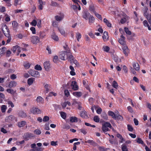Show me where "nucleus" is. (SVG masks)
<instances>
[{
  "label": "nucleus",
  "instance_id": "f257e3e1",
  "mask_svg": "<svg viewBox=\"0 0 151 151\" xmlns=\"http://www.w3.org/2000/svg\"><path fill=\"white\" fill-rule=\"evenodd\" d=\"M68 52L63 51L60 52L59 55V58L63 60H65L68 59Z\"/></svg>",
  "mask_w": 151,
  "mask_h": 151
},
{
  "label": "nucleus",
  "instance_id": "f03ea898",
  "mask_svg": "<svg viewBox=\"0 0 151 151\" xmlns=\"http://www.w3.org/2000/svg\"><path fill=\"white\" fill-rule=\"evenodd\" d=\"M31 42L34 44L36 45L37 43L40 42V38L37 36H32L30 39Z\"/></svg>",
  "mask_w": 151,
  "mask_h": 151
},
{
  "label": "nucleus",
  "instance_id": "7ed1b4c3",
  "mask_svg": "<svg viewBox=\"0 0 151 151\" xmlns=\"http://www.w3.org/2000/svg\"><path fill=\"white\" fill-rule=\"evenodd\" d=\"M30 112L34 115H36L41 113V111L38 108L33 107L30 109Z\"/></svg>",
  "mask_w": 151,
  "mask_h": 151
},
{
  "label": "nucleus",
  "instance_id": "20e7f679",
  "mask_svg": "<svg viewBox=\"0 0 151 151\" xmlns=\"http://www.w3.org/2000/svg\"><path fill=\"white\" fill-rule=\"evenodd\" d=\"M35 137V135L31 133H26L23 136V137L26 141L28 140L29 138Z\"/></svg>",
  "mask_w": 151,
  "mask_h": 151
},
{
  "label": "nucleus",
  "instance_id": "39448f33",
  "mask_svg": "<svg viewBox=\"0 0 151 151\" xmlns=\"http://www.w3.org/2000/svg\"><path fill=\"white\" fill-rule=\"evenodd\" d=\"M70 86L72 89L74 91H76L78 89V86L77 85V83L76 81H72Z\"/></svg>",
  "mask_w": 151,
  "mask_h": 151
},
{
  "label": "nucleus",
  "instance_id": "423d86ee",
  "mask_svg": "<svg viewBox=\"0 0 151 151\" xmlns=\"http://www.w3.org/2000/svg\"><path fill=\"white\" fill-rule=\"evenodd\" d=\"M14 120H17L16 118L13 115H11L6 117L5 119L6 122H10Z\"/></svg>",
  "mask_w": 151,
  "mask_h": 151
},
{
  "label": "nucleus",
  "instance_id": "0eeeda50",
  "mask_svg": "<svg viewBox=\"0 0 151 151\" xmlns=\"http://www.w3.org/2000/svg\"><path fill=\"white\" fill-rule=\"evenodd\" d=\"M125 37L123 35H121L120 38L119 39V42L122 45L124 46L126 44V42L125 41Z\"/></svg>",
  "mask_w": 151,
  "mask_h": 151
},
{
  "label": "nucleus",
  "instance_id": "6e6552de",
  "mask_svg": "<svg viewBox=\"0 0 151 151\" xmlns=\"http://www.w3.org/2000/svg\"><path fill=\"white\" fill-rule=\"evenodd\" d=\"M70 61H73L74 63H75L77 61L76 60H73L74 59V57L72 55L71 53L70 52H68V59Z\"/></svg>",
  "mask_w": 151,
  "mask_h": 151
},
{
  "label": "nucleus",
  "instance_id": "1a4fd4ad",
  "mask_svg": "<svg viewBox=\"0 0 151 151\" xmlns=\"http://www.w3.org/2000/svg\"><path fill=\"white\" fill-rule=\"evenodd\" d=\"M122 49L125 55L126 56H127L128 55V54L129 53V50L127 46L124 45L123 46L122 48Z\"/></svg>",
  "mask_w": 151,
  "mask_h": 151
},
{
  "label": "nucleus",
  "instance_id": "9d476101",
  "mask_svg": "<svg viewBox=\"0 0 151 151\" xmlns=\"http://www.w3.org/2000/svg\"><path fill=\"white\" fill-rule=\"evenodd\" d=\"M5 29L7 32V34L8 35V39L6 40V42L7 43H8L10 42L11 40V38L10 35V31L8 27L6 26H5Z\"/></svg>",
  "mask_w": 151,
  "mask_h": 151
},
{
  "label": "nucleus",
  "instance_id": "9b49d317",
  "mask_svg": "<svg viewBox=\"0 0 151 151\" xmlns=\"http://www.w3.org/2000/svg\"><path fill=\"white\" fill-rule=\"evenodd\" d=\"M31 75L35 77H38L40 76L39 73L36 70H32L31 72Z\"/></svg>",
  "mask_w": 151,
  "mask_h": 151
},
{
  "label": "nucleus",
  "instance_id": "f8f14e48",
  "mask_svg": "<svg viewBox=\"0 0 151 151\" xmlns=\"http://www.w3.org/2000/svg\"><path fill=\"white\" fill-rule=\"evenodd\" d=\"M43 65L46 70H48L50 68V64L49 62H45L43 64Z\"/></svg>",
  "mask_w": 151,
  "mask_h": 151
},
{
  "label": "nucleus",
  "instance_id": "ddd939ff",
  "mask_svg": "<svg viewBox=\"0 0 151 151\" xmlns=\"http://www.w3.org/2000/svg\"><path fill=\"white\" fill-rule=\"evenodd\" d=\"M38 35L39 36V38H40V39H43L46 36L45 33L44 31H40L38 34Z\"/></svg>",
  "mask_w": 151,
  "mask_h": 151
},
{
  "label": "nucleus",
  "instance_id": "4468645a",
  "mask_svg": "<svg viewBox=\"0 0 151 151\" xmlns=\"http://www.w3.org/2000/svg\"><path fill=\"white\" fill-rule=\"evenodd\" d=\"M90 14L87 11H85L83 14V18L87 20L90 16Z\"/></svg>",
  "mask_w": 151,
  "mask_h": 151
},
{
  "label": "nucleus",
  "instance_id": "2eb2a0df",
  "mask_svg": "<svg viewBox=\"0 0 151 151\" xmlns=\"http://www.w3.org/2000/svg\"><path fill=\"white\" fill-rule=\"evenodd\" d=\"M133 67L137 71L139 70L140 66L139 64L137 62L133 63Z\"/></svg>",
  "mask_w": 151,
  "mask_h": 151
},
{
  "label": "nucleus",
  "instance_id": "dca6fc26",
  "mask_svg": "<svg viewBox=\"0 0 151 151\" xmlns=\"http://www.w3.org/2000/svg\"><path fill=\"white\" fill-rule=\"evenodd\" d=\"M102 38L104 42L107 41L109 38L107 32L105 31L104 32L103 35L102 36Z\"/></svg>",
  "mask_w": 151,
  "mask_h": 151
},
{
  "label": "nucleus",
  "instance_id": "f3484780",
  "mask_svg": "<svg viewBox=\"0 0 151 151\" xmlns=\"http://www.w3.org/2000/svg\"><path fill=\"white\" fill-rule=\"evenodd\" d=\"M17 85V83L16 82L14 81H11L9 83L8 87L10 88L14 87L16 86Z\"/></svg>",
  "mask_w": 151,
  "mask_h": 151
},
{
  "label": "nucleus",
  "instance_id": "a211bd4d",
  "mask_svg": "<svg viewBox=\"0 0 151 151\" xmlns=\"http://www.w3.org/2000/svg\"><path fill=\"white\" fill-rule=\"evenodd\" d=\"M27 124L26 122L25 121H22L20 122H18L17 123V126L20 127H22L24 126Z\"/></svg>",
  "mask_w": 151,
  "mask_h": 151
},
{
  "label": "nucleus",
  "instance_id": "6ab92c4d",
  "mask_svg": "<svg viewBox=\"0 0 151 151\" xmlns=\"http://www.w3.org/2000/svg\"><path fill=\"white\" fill-rule=\"evenodd\" d=\"M86 143H88L90 144L91 145L93 146H97V144L95 142L92 140L89 139L87 141H85Z\"/></svg>",
  "mask_w": 151,
  "mask_h": 151
},
{
  "label": "nucleus",
  "instance_id": "aec40b11",
  "mask_svg": "<svg viewBox=\"0 0 151 151\" xmlns=\"http://www.w3.org/2000/svg\"><path fill=\"white\" fill-rule=\"evenodd\" d=\"M12 25L14 30H15L17 29L18 24L17 22L15 21H13L12 22Z\"/></svg>",
  "mask_w": 151,
  "mask_h": 151
},
{
  "label": "nucleus",
  "instance_id": "412c9836",
  "mask_svg": "<svg viewBox=\"0 0 151 151\" xmlns=\"http://www.w3.org/2000/svg\"><path fill=\"white\" fill-rule=\"evenodd\" d=\"M19 116L22 118H25L27 117V115L25 112L23 111H20L19 113Z\"/></svg>",
  "mask_w": 151,
  "mask_h": 151
},
{
  "label": "nucleus",
  "instance_id": "4be33fe9",
  "mask_svg": "<svg viewBox=\"0 0 151 151\" xmlns=\"http://www.w3.org/2000/svg\"><path fill=\"white\" fill-rule=\"evenodd\" d=\"M73 94L75 96L80 97L82 95V93L80 91H75L73 92Z\"/></svg>",
  "mask_w": 151,
  "mask_h": 151
},
{
  "label": "nucleus",
  "instance_id": "5701e85b",
  "mask_svg": "<svg viewBox=\"0 0 151 151\" xmlns=\"http://www.w3.org/2000/svg\"><path fill=\"white\" fill-rule=\"evenodd\" d=\"M64 15L63 14L61 15L60 16L58 15L56 16L55 17V19L57 21H60L64 18Z\"/></svg>",
  "mask_w": 151,
  "mask_h": 151
},
{
  "label": "nucleus",
  "instance_id": "b1692460",
  "mask_svg": "<svg viewBox=\"0 0 151 151\" xmlns=\"http://www.w3.org/2000/svg\"><path fill=\"white\" fill-rule=\"evenodd\" d=\"M52 38L54 40L58 41L59 39L58 36L56 35L55 32H53L51 35Z\"/></svg>",
  "mask_w": 151,
  "mask_h": 151
},
{
  "label": "nucleus",
  "instance_id": "393cba45",
  "mask_svg": "<svg viewBox=\"0 0 151 151\" xmlns=\"http://www.w3.org/2000/svg\"><path fill=\"white\" fill-rule=\"evenodd\" d=\"M104 22L106 24L107 26L109 27H111V24L109 22L106 18H105L103 19Z\"/></svg>",
  "mask_w": 151,
  "mask_h": 151
},
{
  "label": "nucleus",
  "instance_id": "a878e982",
  "mask_svg": "<svg viewBox=\"0 0 151 151\" xmlns=\"http://www.w3.org/2000/svg\"><path fill=\"white\" fill-rule=\"evenodd\" d=\"M70 121L71 122H78V119L75 116H71L70 118Z\"/></svg>",
  "mask_w": 151,
  "mask_h": 151
},
{
  "label": "nucleus",
  "instance_id": "bb28decb",
  "mask_svg": "<svg viewBox=\"0 0 151 151\" xmlns=\"http://www.w3.org/2000/svg\"><path fill=\"white\" fill-rule=\"evenodd\" d=\"M143 24L145 26L147 27L148 29L149 30H151V28L149 26L147 21L146 20H144L143 22Z\"/></svg>",
  "mask_w": 151,
  "mask_h": 151
},
{
  "label": "nucleus",
  "instance_id": "cd10ccee",
  "mask_svg": "<svg viewBox=\"0 0 151 151\" xmlns=\"http://www.w3.org/2000/svg\"><path fill=\"white\" fill-rule=\"evenodd\" d=\"M147 9H145L144 11L143 14L144 16L146 17L147 19L151 17L150 15L147 12Z\"/></svg>",
  "mask_w": 151,
  "mask_h": 151
},
{
  "label": "nucleus",
  "instance_id": "c85d7f7f",
  "mask_svg": "<svg viewBox=\"0 0 151 151\" xmlns=\"http://www.w3.org/2000/svg\"><path fill=\"white\" fill-rule=\"evenodd\" d=\"M35 78H29L27 80V83L29 85H31L33 83Z\"/></svg>",
  "mask_w": 151,
  "mask_h": 151
},
{
  "label": "nucleus",
  "instance_id": "c756f323",
  "mask_svg": "<svg viewBox=\"0 0 151 151\" xmlns=\"http://www.w3.org/2000/svg\"><path fill=\"white\" fill-rule=\"evenodd\" d=\"M81 116L83 118H86L88 116L86 112L85 111H82L81 112Z\"/></svg>",
  "mask_w": 151,
  "mask_h": 151
},
{
  "label": "nucleus",
  "instance_id": "7c9ffc66",
  "mask_svg": "<svg viewBox=\"0 0 151 151\" xmlns=\"http://www.w3.org/2000/svg\"><path fill=\"white\" fill-rule=\"evenodd\" d=\"M108 114L109 116H111L114 119H116V115L113 111H109L108 112Z\"/></svg>",
  "mask_w": 151,
  "mask_h": 151
},
{
  "label": "nucleus",
  "instance_id": "2f4dec72",
  "mask_svg": "<svg viewBox=\"0 0 151 151\" xmlns=\"http://www.w3.org/2000/svg\"><path fill=\"white\" fill-rule=\"evenodd\" d=\"M36 100L37 102L40 104L42 103L43 101V99L41 96H38L37 97Z\"/></svg>",
  "mask_w": 151,
  "mask_h": 151
},
{
  "label": "nucleus",
  "instance_id": "473e14b6",
  "mask_svg": "<svg viewBox=\"0 0 151 151\" xmlns=\"http://www.w3.org/2000/svg\"><path fill=\"white\" fill-rule=\"evenodd\" d=\"M88 19L89 20V24L93 23L94 22L95 19L92 15H90Z\"/></svg>",
  "mask_w": 151,
  "mask_h": 151
},
{
  "label": "nucleus",
  "instance_id": "72a5a7b5",
  "mask_svg": "<svg viewBox=\"0 0 151 151\" xmlns=\"http://www.w3.org/2000/svg\"><path fill=\"white\" fill-rule=\"evenodd\" d=\"M117 137L119 138L120 139L119 140V142L120 143H122L124 141V138L122 137V136L119 134H117L116 135Z\"/></svg>",
  "mask_w": 151,
  "mask_h": 151
},
{
  "label": "nucleus",
  "instance_id": "f704fd0d",
  "mask_svg": "<svg viewBox=\"0 0 151 151\" xmlns=\"http://www.w3.org/2000/svg\"><path fill=\"white\" fill-rule=\"evenodd\" d=\"M6 91L11 94L13 95L15 94L16 92V91H14L13 89L10 88H8L6 90Z\"/></svg>",
  "mask_w": 151,
  "mask_h": 151
},
{
  "label": "nucleus",
  "instance_id": "c9c22d12",
  "mask_svg": "<svg viewBox=\"0 0 151 151\" xmlns=\"http://www.w3.org/2000/svg\"><path fill=\"white\" fill-rule=\"evenodd\" d=\"M116 119H114L115 120H117V121H122L123 120V117L122 116L119 114L116 116Z\"/></svg>",
  "mask_w": 151,
  "mask_h": 151
},
{
  "label": "nucleus",
  "instance_id": "e433bc0d",
  "mask_svg": "<svg viewBox=\"0 0 151 151\" xmlns=\"http://www.w3.org/2000/svg\"><path fill=\"white\" fill-rule=\"evenodd\" d=\"M58 29L62 35L64 37L65 36V32L63 29L58 27Z\"/></svg>",
  "mask_w": 151,
  "mask_h": 151
},
{
  "label": "nucleus",
  "instance_id": "4c0bfd02",
  "mask_svg": "<svg viewBox=\"0 0 151 151\" xmlns=\"http://www.w3.org/2000/svg\"><path fill=\"white\" fill-rule=\"evenodd\" d=\"M103 125L105 126L106 127H107L108 128H109L110 129H112V127L110 123L108 122H105L104 123Z\"/></svg>",
  "mask_w": 151,
  "mask_h": 151
},
{
  "label": "nucleus",
  "instance_id": "58836bf2",
  "mask_svg": "<svg viewBox=\"0 0 151 151\" xmlns=\"http://www.w3.org/2000/svg\"><path fill=\"white\" fill-rule=\"evenodd\" d=\"M121 149L122 151H128L127 146L125 144H123L121 146Z\"/></svg>",
  "mask_w": 151,
  "mask_h": 151
},
{
  "label": "nucleus",
  "instance_id": "ea45409f",
  "mask_svg": "<svg viewBox=\"0 0 151 151\" xmlns=\"http://www.w3.org/2000/svg\"><path fill=\"white\" fill-rule=\"evenodd\" d=\"M60 113L62 118L64 119H65L66 117V114L65 112L62 111L60 112Z\"/></svg>",
  "mask_w": 151,
  "mask_h": 151
},
{
  "label": "nucleus",
  "instance_id": "a19ab883",
  "mask_svg": "<svg viewBox=\"0 0 151 151\" xmlns=\"http://www.w3.org/2000/svg\"><path fill=\"white\" fill-rule=\"evenodd\" d=\"M19 48V46L18 45H15L14 46L13 48L11 49V50L14 53H15L16 51H17V49Z\"/></svg>",
  "mask_w": 151,
  "mask_h": 151
},
{
  "label": "nucleus",
  "instance_id": "79ce46f5",
  "mask_svg": "<svg viewBox=\"0 0 151 151\" xmlns=\"http://www.w3.org/2000/svg\"><path fill=\"white\" fill-rule=\"evenodd\" d=\"M124 30L126 33L129 35L131 34V32L130 31L128 28L127 27H125L124 28Z\"/></svg>",
  "mask_w": 151,
  "mask_h": 151
},
{
  "label": "nucleus",
  "instance_id": "37998d69",
  "mask_svg": "<svg viewBox=\"0 0 151 151\" xmlns=\"http://www.w3.org/2000/svg\"><path fill=\"white\" fill-rule=\"evenodd\" d=\"M50 87V85L48 84H46L45 85L44 87L45 89V92L47 93L49 91V88Z\"/></svg>",
  "mask_w": 151,
  "mask_h": 151
},
{
  "label": "nucleus",
  "instance_id": "c03bdc74",
  "mask_svg": "<svg viewBox=\"0 0 151 151\" xmlns=\"http://www.w3.org/2000/svg\"><path fill=\"white\" fill-rule=\"evenodd\" d=\"M102 49L104 51L106 52H108L110 50L109 47L108 46H104L102 47Z\"/></svg>",
  "mask_w": 151,
  "mask_h": 151
},
{
  "label": "nucleus",
  "instance_id": "a18cd8bd",
  "mask_svg": "<svg viewBox=\"0 0 151 151\" xmlns=\"http://www.w3.org/2000/svg\"><path fill=\"white\" fill-rule=\"evenodd\" d=\"M81 36L80 33L78 32L76 33V37L78 41H79V40L81 38Z\"/></svg>",
  "mask_w": 151,
  "mask_h": 151
},
{
  "label": "nucleus",
  "instance_id": "49530a36",
  "mask_svg": "<svg viewBox=\"0 0 151 151\" xmlns=\"http://www.w3.org/2000/svg\"><path fill=\"white\" fill-rule=\"evenodd\" d=\"M112 86L115 88L116 89H117L118 84L116 81H113L112 83Z\"/></svg>",
  "mask_w": 151,
  "mask_h": 151
},
{
  "label": "nucleus",
  "instance_id": "de8ad7c7",
  "mask_svg": "<svg viewBox=\"0 0 151 151\" xmlns=\"http://www.w3.org/2000/svg\"><path fill=\"white\" fill-rule=\"evenodd\" d=\"M7 107L5 105H2L1 107V111L2 113L5 112L6 109Z\"/></svg>",
  "mask_w": 151,
  "mask_h": 151
},
{
  "label": "nucleus",
  "instance_id": "09e8293b",
  "mask_svg": "<svg viewBox=\"0 0 151 151\" xmlns=\"http://www.w3.org/2000/svg\"><path fill=\"white\" fill-rule=\"evenodd\" d=\"M24 65L26 69H28L30 67V64L29 63H24Z\"/></svg>",
  "mask_w": 151,
  "mask_h": 151
},
{
  "label": "nucleus",
  "instance_id": "8fccbe9b",
  "mask_svg": "<svg viewBox=\"0 0 151 151\" xmlns=\"http://www.w3.org/2000/svg\"><path fill=\"white\" fill-rule=\"evenodd\" d=\"M35 69L37 70H42V68L41 66L38 65H36L35 66Z\"/></svg>",
  "mask_w": 151,
  "mask_h": 151
},
{
  "label": "nucleus",
  "instance_id": "3c124183",
  "mask_svg": "<svg viewBox=\"0 0 151 151\" xmlns=\"http://www.w3.org/2000/svg\"><path fill=\"white\" fill-rule=\"evenodd\" d=\"M93 120L96 122H99L100 121V119L97 116H95L93 118Z\"/></svg>",
  "mask_w": 151,
  "mask_h": 151
},
{
  "label": "nucleus",
  "instance_id": "603ef678",
  "mask_svg": "<svg viewBox=\"0 0 151 151\" xmlns=\"http://www.w3.org/2000/svg\"><path fill=\"white\" fill-rule=\"evenodd\" d=\"M137 142L139 144H141L142 145L144 144L143 141L140 138H138L137 140Z\"/></svg>",
  "mask_w": 151,
  "mask_h": 151
},
{
  "label": "nucleus",
  "instance_id": "864d4df0",
  "mask_svg": "<svg viewBox=\"0 0 151 151\" xmlns=\"http://www.w3.org/2000/svg\"><path fill=\"white\" fill-rule=\"evenodd\" d=\"M30 24L32 26H35L37 24V21L35 19H33L30 23Z\"/></svg>",
  "mask_w": 151,
  "mask_h": 151
},
{
  "label": "nucleus",
  "instance_id": "5fc2aeb1",
  "mask_svg": "<svg viewBox=\"0 0 151 151\" xmlns=\"http://www.w3.org/2000/svg\"><path fill=\"white\" fill-rule=\"evenodd\" d=\"M102 129L104 132L109 131V129L107 127H106L104 125H102Z\"/></svg>",
  "mask_w": 151,
  "mask_h": 151
},
{
  "label": "nucleus",
  "instance_id": "6e6d98bb",
  "mask_svg": "<svg viewBox=\"0 0 151 151\" xmlns=\"http://www.w3.org/2000/svg\"><path fill=\"white\" fill-rule=\"evenodd\" d=\"M6 50V48L5 47H3L0 49V55L4 53L5 51Z\"/></svg>",
  "mask_w": 151,
  "mask_h": 151
},
{
  "label": "nucleus",
  "instance_id": "4d7b16f0",
  "mask_svg": "<svg viewBox=\"0 0 151 151\" xmlns=\"http://www.w3.org/2000/svg\"><path fill=\"white\" fill-rule=\"evenodd\" d=\"M96 17L98 18L99 19L101 20H102V17H101V15L98 14V13H97L96 12H95V13H94Z\"/></svg>",
  "mask_w": 151,
  "mask_h": 151
},
{
  "label": "nucleus",
  "instance_id": "13d9d810",
  "mask_svg": "<svg viewBox=\"0 0 151 151\" xmlns=\"http://www.w3.org/2000/svg\"><path fill=\"white\" fill-rule=\"evenodd\" d=\"M30 30L32 31L33 34H36V29L35 27H32L30 28Z\"/></svg>",
  "mask_w": 151,
  "mask_h": 151
},
{
  "label": "nucleus",
  "instance_id": "bf43d9fd",
  "mask_svg": "<svg viewBox=\"0 0 151 151\" xmlns=\"http://www.w3.org/2000/svg\"><path fill=\"white\" fill-rule=\"evenodd\" d=\"M58 60V58L57 56H55L54 57L53 61L55 63H57Z\"/></svg>",
  "mask_w": 151,
  "mask_h": 151
},
{
  "label": "nucleus",
  "instance_id": "052dcab7",
  "mask_svg": "<svg viewBox=\"0 0 151 151\" xmlns=\"http://www.w3.org/2000/svg\"><path fill=\"white\" fill-rule=\"evenodd\" d=\"M89 10L92 12H93L94 13L96 12L95 10L94 7L93 6H89Z\"/></svg>",
  "mask_w": 151,
  "mask_h": 151
},
{
  "label": "nucleus",
  "instance_id": "680f3d73",
  "mask_svg": "<svg viewBox=\"0 0 151 151\" xmlns=\"http://www.w3.org/2000/svg\"><path fill=\"white\" fill-rule=\"evenodd\" d=\"M65 95L67 97H68L70 95V93L68 90L65 89L64 91Z\"/></svg>",
  "mask_w": 151,
  "mask_h": 151
},
{
  "label": "nucleus",
  "instance_id": "e2e57ef3",
  "mask_svg": "<svg viewBox=\"0 0 151 151\" xmlns=\"http://www.w3.org/2000/svg\"><path fill=\"white\" fill-rule=\"evenodd\" d=\"M51 5L52 6H57L58 5L56 2L52 1L51 2Z\"/></svg>",
  "mask_w": 151,
  "mask_h": 151
},
{
  "label": "nucleus",
  "instance_id": "0e129e2a",
  "mask_svg": "<svg viewBox=\"0 0 151 151\" xmlns=\"http://www.w3.org/2000/svg\"><path fill=\"white\" fill-rule=\"evenodd\" d=\"M78 3H77V4L75 5H73L72 6V8L74 10H77L78 8Z\"/></svg>",
  "mask_w": 151,
  "mask_h": 151
},
{
  "label": "nucleus",
  "instance_id": "69168bd1",
  "mask_svg": "<svg viewBox=\"0 0 151 151\" xmlns=\"http://www.w3.org/2000/svg\"><path fill=\"white\" fill-rule=\"evenodd\" d=\"M6 17L5 18V21L7 22H9L10 21V19L9 16L6 14Z\"/></svg>",
  "mask_w": 151,
  "mask_h": 151
},
{
  "label": "nucleus",
  "instance_id": "338daca9",
  "mask_svg": "<svg viewBox=\"0 0 151 151\" xmlns=\"http://www.w3.org/2000/svg\"><path fill=\"white\" fill-rule=\"evenodd\" d=\"M100 151H107L106 149H105L103 147L99 146L98 148Z\"/></svg>",
  "mask_w": 151,
  "mask_h": 151
},
{
  "label": "nucleus",
  "instance_id": "774afa93",
  "mask_svg": "<svg viewBox=\"0 0 151 151\" xmlns=\"http://www.w3.org/2000/svg\"><path fill=\"white\" fill-rule=\"evenodd\" d=\"M42 150L41 147H36L34 149L33 151H41Z\"/></svg>",
  "mask_w": 151,
  "mask_h": 151
}]
</instances>
